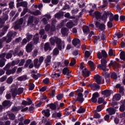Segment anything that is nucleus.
Here are the masks:
<instances>
[{"mask_svg":"<svg viewBox=\"0 0 125 125\" xmlns=\"http://www.w3.org/2000/svg\"><path fill=\"white\" fill-rule=\"evenodd\" d=\"M50 42L52 45H55V43L57 44L58 48H55L54 49L52 52V55L54 56H57L59 54V50H61L62 49V46L64 48L65 46V44L64 42H62V40L57 37H52L50 39Z\"/></svg>","mask_w":125,"mask_h":125,"instance_id":"obj_1","label":"nucleus"},{"mask_svg":"<svg viewBox=\"0 0 125 125\" xmlns=\"http://www.w3.org/2000/svg\"><path fill=\"white\" fill-rule=\"evenodd\" d=\"M101 64L98 65V68L100 69V70H102L104 72H106V71H108L107 69L106 65H107V61L105 59H102L101 60Z\"/></svg>","mask_w":125,"mask_h":125,"instance_id":"obj_2","label":"nucleus"},{"mask_svg":"<svg viewBox=\"0 0 125 125\" xmlns=\"http://www.w3.org/2000/svg\"><path fill=\"white\" fill-rule=\"evenodd\" d=\"M16 35H17V33L16 32H12L11 31L9 32L7 34V37H4V38H6V40L4 41V42H6L7 43H9L12 40V37H15Z\"/></svg>","mask_w":125,"mask_h":125,"instance_id":"obj_3","label":"nucleus"},{"mask_svg":"<svg viewBox=\"0 0 125 125\" xmlns=\"http://www.w3.org/2000/svg\"><path fill=\"white\" fill-rule=\"evenodd\" d=\"M93 12H94V10H91L89 12L90 16L95 17L96 19H100V18H101V13L100 12L96 11L94 12V13H92Z\"/></svg>","mask_w":125,"mask_h":125,"instance_id":"obj_4","label":"nucleus"},{"mask_svg":"<svg viewBox=\"0 0 125 125\" xmlns=\"http://www.w3.org/2000/svg\"><path fill=\"white\" fill-rule=\"evenodd\" d=\"M97 57L99 59H102V58H107L108 54L105 50H102L101 52H98L97 53Z\"/></svg>","mask_w":125,"mask_h":125,"instance_id":"obj_5","label":"nucleus"},{"mask_svg":"<svg viewBox=\"0 0 125 125\" xmlns=\"http://www.w3.org/2000/svg\"><path fill=\"white\" fill-rule=\"evenodd\" d=\"M8 19V15H3L2 18H0V28L3 27L4 23H5V21Z\"/></svg>","mask_w":125,"mask_h":125,"instance_id":"obj_6","label":"nucleus"},{"mask_svg":"<svg viewBox=\"0 0 125 125\" xmlns=\"http://www.w3.org/2000/svg\"><path fill=\"white\" fill-rule=\"evenodd\" d=\"M72 43L74 46L77 48H80L81 46V40L78 38H75L72 41Z\"/></svg>","mask_w":125,"mask_h":125,"instance_id":"obj_7","label":"nucleus"},{"mask_svg":"<svg viewBox=\"0 0 125 125\" xmlns=\"http://www.w3.org/2000/svg\"><path fill=\"white\" fill-rule=\"evenodd\" d=\"M83 93L81 92H79L77 94V97L76 98V101H79L80 103H82V102H83Z\"/></svg>","mask_w":125,"mask_h":125,"instance_id":"obj_8","label":"nucleus"},{"mask_svg":"<svg viewBox=\"0 0 125 125\" xmlns=\"http://www.w3.org/2000/svg\"><path fill=\"white\" fill-rule=\"evenodd\" d=\"M100 95H99V93L98 92H96L93 94L92 95V98L91 99V101L93 102V103H95L97 102V98L99 97Z\"/></svg>","mask_w":125,"mask_h":125,"instance_id":"obj_9","label":"nucleus"},{"mask_svg":"<svg viewBox=\"0 0 125 125\" xmlns=\"http://www.w3.org/2000/svg\"><path fill=\"white\" fill-rule=\"evenodd\" d=\"M28 66H29V68L30 69H32V68L34 67V64H33L32 60L28 59L26 61V63L24 65V67H28Z\"/></svg>","mask_w":125,"mask_h":125,"instance_id":"obj_10","label":"nucleus"},{"mask_svg":"<svg viewBox=\"0 0 125 125\" xmlns=\"http://www.w3.org/2000/svg\"><path fill=\"white\" fill-rule=\"evenodd\" d=\"M82 75L84 78H87L90 75V71L87 70L86 68H84L82 70Z\"/></svg>","mask_w":125,"mask_h":125,"instance_id":"obj_11","label":"nucleus"},{"mask_svg":"<svg viewBox=\"0 0 125 125\" xmlns=\"http://www.w3.org/2000/svg\"><path fill=\"white\" fill-rule=\"evenodd\" d=\"M88 86H90V87H91V89H92V90H98V89H99V88H100V86H99V85H97L95 83H91L89 84L88 85Z\"/></svg>","mask_w":125,"mask_h":125,"instance_id":"obj_12","label":"nucleus"},{"mask_svg":"<svg viewBox=\"0 0 125 125\" xmlns=\"http://www.w3.org/2000/svg\"><path fill=\"white\" fill-rule=\"evenodd\" d=\"M16 70H17V67L15 66L12 69L7 70V71L6 72V75H8V76H9V75H11V74H14V73H15V72H16Z\"/></svg>","mask_w":125,"mask_h":125,"instance_id":"obj_13","label":"nucleus"},{"mask_svg":"<svg viewBox=\"0 0 125 125\" xmlns=\"http://www.w3.org/2000/svg\"><path fill=\"white\" fill-rule=\"evenodd\" d=\"M13 54L14 56H16L17 55H18V56H22L23 52L19 50L18 48H16L13 52Z\"/></svg>","mask_w":125,"mask_h":125,"instance_id":"obj_14","label":"nucleus"},{"mask_svg":"<svg viewBox=\"0 0 125 125\" xmlns=\"http://www.w3.org/2000/svg\"><path fill=\"white\" fill-rule=\"evenodd\" d=\"M94 79L98 84H100L101 83V81H102V77H101V76L99 75H95Z\"/></svg>","mask_w":125,"mask_h":125,"instance_id":"obj_15","label":"nucleus"},{"mask_svg":"<svg viewBox=\"0 0 125 125\" xmlns=\"http://www.w3.org/2000/svg\"><path fill=\"white\" fill-rule=\"evenodd\" d=\"M42 65V63L40 62L39 61V59H35L34 61V65L35 68H40V66Z\"/></svg>","mask_w":125,"mask_h":125,"instance_id":"obj_16","label":"nucleus"},{"mask_svg":"<svg viewBox=\"0 0 125 125\" xmlns=\"http://www.w3.org/2000/svg\"><path fill=\"white\" fill-rule=\"evenodd\" d=\"M51 61V56H47L46 59L44 61L46 67H47V66H49V65H50Z\"/></svg>","mask_w":125,"mask_h":125,"instance_id":"obj_17","label":"nucleus"},{"mask_svg":"<svg viewBox=\"0 0 125 125\" xmlns=\"http://www.w3.org/2000/svg\"><path fill=\"white\" fill-rule=\"evenodd\" d=\"M33 44L29 43L25 47L26 51L27 52H31L33 50Z\"/></svg>","mask_w":125,"mask_h":125,"instance_id":"obj_18","label":"nucleus"},{"mask_svg":"<svg viewBox=\"0 0 125 125\" xmlns=\"http://www.w3.org/2000/svg\"><path fill=\"white\" fill-rule=\"evenodd\" d=\"M111 90H105L102 92V94L103 95H104L105 97H108V96H110L111 95Z\"/></svg>","mask_w":125,"mask_h":125,"instance_id":"obj_19","label":"nucleus"},{"mask_svg":"<svg viewBox=\"0 0 125 125\" xmlns=\"http://www.w3.org/2000/svg\"><path fill=\"white\" fill-rule=\"evenodd\" d=\"M106 112H107L110 116H112V115H114V114H116V110L114 109L113 108L109 107L107 109H106Z\"/></svg>","mask_w":125,"mask_h":125,"instance_id":"obj_20","label":"nucleus"},{"mask_svg":"<svg viewBox=\"0 0 125 125\" xmlns=\"http://www.w3.org/2000/svg\"><path fill=\"white\" fill-rule=\"evenodd\" d=\"M42 115H44L45 117H47V118H48V117L50 116V112L49 109H47L46 110H42Z\"/></svg>","mask_w":125,"mask_h":125,"instance_id":"obj_21","label":"nucleus"},{"mask_svg":"<svg viewBox=\"0 0 125 125\" xmlns=\"http://www.w3.org/2000/svg\"><path fill=\"white\" fill-rule=\"evenodd\" d=\"M68 31L69 30L67 28L63 27L62 28L61 32L62 35H63V36H67V35H68Z\"/></svg>","mask_w":125,"mask_h":125,"instance_id":"obj_22","label":"nucleus"},{"mask_svg":"<svg viewBox=\"0 0 125 125\" xmlns=\"http://www.w3.org/2000/svg\"><path fill=\"white\" fill-rule=\"evenodd\" d=\"M8 28H9V26L7 25L4 26L2 29V32L0 34V37H2L6 33V31H7V29H8Z\"/></svg>","mask_w":125,"mask_h":125,"instance_id":"obj_23","label":"nucleus"},{"mask_svg":"<svg viewBox=\"0 0 125 125\" xmlns=\"http://www.w3.org/2000/svg\"><path fill=\"white\" fill-rule=\"evenodd\" d=\"M27 99H28V100H29V102H27L26 101H23L22 102L21 104L22 105H24V106H27V105H31V104H32V100H31V99H30V98H28Z\"/></svg>","mask_w":125,"mask_h":125,"instance_id":"obj_24","label":"nucleus"},{"mask_svg":"<svg viewBox=\"0 0 125 125\" xmlns=\"http://www.w3.org/2000/svg\"><path fill=\"white\" fill-rule=\"evenodd\" d=\"M122 96H121V95L120 94H116L113 97V99L114 101H119V100H121V98Z\"/></svg>","mask_w":125,"mask_h":125,"instance_id":"obj_25","label":"nucleus"},{"mask_svg":"<svg viewBox=\"0 0 125 125\" xmlns=\"http://www.w3.org/2000/svg\"><path fill=\"white\" fill-rule=\"evenodd\" d=\"M18 94V93L17 92V88L15 87V88H12V95L13 97L15 98L16 97V95Z\"/></svg>","mask_w":125,"mask_h":125,"instance_id":"obj_26","label":"nucleus"},{"mask_svg":"<svg viewBox=\"0 0 125 125\" xmlns=\"http://www.w3.org/2000/svg\"><path fill=\"white\" fill-rule=\"evenodd\" d=\"M66 26L67 28H68V29H72V27L73 26H75V24H74L73 21H70L67 22Z\"/></svg>","mask_w":125,"mask_h":125,"instance_id":"obj_27","label":"nucleus"},{"mask_svg":"<svg viewBox=\"0 0 125 125\" xmlns=\"http://www.w3.org/2000/svg\"><path fill=\"white\" fill-rule=\"evenodd\" d=\"M109 15V11L105 12L103 16L102 17V20H104V21H106L107 20V17Z\"/></svg>","mask_w":125,"mask_h":125,"instance_id":"obj_28","label":"nucleus"},{"mask_svg":"<svg viewBox=\"0 0 125 125\" xmlns=\"http://www.w3.org/2000/svg\"><path fill=\"white\" fill-rule=\"evenodd\" d=\"M88 64L90 66L91 70L93 71V70H94V63L92 61H89L88 62Z\"/></svg>","mask_w":125,"mask_h":125,"instance_id":"obj_29","label":"nucleus"},{"mask_svg":"<svg viewBox=\"0 0 125 125\" xmlns=\"http://www.w3.org/2000/svg\"><path fill=\"white\" fill-rule=\"evenodd\" d=\"M5 62H6V60L5 59H3L0 60V67L2 68L3 66L5 65Z\"/></svg>","mask_w":125,"mask_h":125,"instance_id":"obj_30","label":"nucleus"},{"mask_svg":"<svg viewBox=\"0 0 125 125\" xmlns=\"http://www.w3.org/2000/svg\"><path fill=\"white\" fill-rule=\"evenodd\" d=\"M53 118H61L62 117V114L60 112H56L52 115Z\"/></svg>","mask_w":125,"mask_h":125,"instance_id":"obj_31","label":"nucleus"},{"mask_svg":"<svg viewBox=\"0 0 125 125\" xmlns=\"http://www.w3.org/2000/svg\"><path fill=\"white\" fill-rule=\"evenodd\" d=\"M44 49L45 51H47L48 50H50V46L49 45V43L46 42L45 43Z\"/></svg>","mask_w":125,"mask_h":125,"instance_id":"obj_32","label":"nucleus"},{"mask_svg":"<svg viewBox=\"0 0 125 125\" xmlns=\"http://www.w3.org/2000/svg\"><path fill=\"white\" fill-rule=\"evenodd\" d=\"M3 106L4 107H6L8 106V107H9V106L11 105V103L9 101H5L3 103Z\"/></svg>","mask_w":125,"mask_h":125,"instance_id":"obj_33","label":"nucleus"},{"mask_svg":"<svg viewBox=\"0 0 125 125\" xmlns=\"http://www.w3.org/2000/svg\"><path fill=\"white\" fill-rule=\"evenodd\" d=\"M108 16H109V21L113 22L114 20V15L111 12L108 11Z\"/></svg>","mask_w":125,"mask_h":125,"instance_id":"obj_34","label":"nucleus"},{"mask_svg":"<svg viewBox=\"0 0 125 125\" xmlns=\"http://www.w3.org/2000/svg\"><path fill=\"white\" fill-rule=\"evenodd\" d=\"M18 81L22 82V81H26L27 80V75H23L18 78Z\"/></svg>","mask_w":125,"mask_h":125,"instance_id":"obj_35","label":"nucleus"},{"mask_svg":"<svg viewBox=\"0 0 125 125\" xmlns=\"http://www.w3.org/2000/svg\"><path fill=\"white\" fill-rule=\"evenodd\" d=\"M38 35L39 34H36V36H35L34 38H33L34 42L36 44H37V43H38V42H39V37H38Z\"/></svg>","mask_w":125,"mask_h":125,"instance_id":"obj_36","label":"nucleus"},{"mask_svg":"<svg viewBox=\"0 0 125 125\" xmlns=\"http://www.w3.org/2000/svg\"><path fill=\"white\" fill-rule=\"evenodd\" d=\"M30 13L31 14H33V15H35V16H37L38 15H41V14H42L41 11L38 10H36L35 12H30Z\"/></svg>","mask_w":125,"mask_h":125,"instance_id":"obj_37","label":"nucleus"},{"mask_svg":"<svg viewBox=\"0 0 125 125\" xmlns=\"http://www.w3.org/2000/svg\"><path fill=\"white\" fill-rule=\"evenodd\" d=\"M116 36H117L118 39H121L124 36V34L121 32H117L113 36L114 38H116Z\"/></svg>","mask_w":125,"mask_h":125,"instance_id":"obj_38","label":"nucleus"},{"mask_svg":"<svg viewBox=\"0 0 125 125\" xmlns=\"http://www.w3.org/2000/svg\"><path fill=\"white\" fill-rule=\"evenodd\" d=\"M64 17L66 18H68V19H75V17L70 16V13H66L64 15Z\"/></svg>","mask_w":125,"mask_h":125,"instance_id":"obj_39","label":"nucleus"},{"mask_svg":"<svg viewBox=\"0 0 125 125\" xmlns=\"http://www.w3.org/2000/svg\"><path fill=\"white\" fill-rule=\"evenodd\" d=\"M13 51L11 50L10 53H8L6 56V59H10L11 57H12V53H13Z\"/></svg>","mask_w":125,"mask_h":125,"instance_id":"obj_40","label":"nucleus"},{"mask_svg":"<svg viewBox=\"0 0 125 125\" xmlns=\"http://www.w3.org/2000/svg\"><path fill=\"white\" fill-rule=\"evenodd\" d=\"M8 116L10 120H12V121H13V120H15V115L13 113L9 114H8Z\"/></svg>","mask_w":125,"mask_h":125,"instance_id":"obj_41","label":"nucleus"},{"mask_svg":"<svg viewBox=\"0 0 125 125\" xmlns=\"http://www.w3.org/2000/svg\"><path fill=\"white\" fill-rule=\"evenodd\" d=\"M62 74L63 75H66V74L67 75H69V69L67 67L63 68L62 70Z\"/></svg>","mask_w":125,"mask_h":125,"instance_id":"obj_42","label":"nucleus"},{"mask_svg":"<svg viewBox=\"0 0 125 125\" xmlns=\"http://www.w3.org/2000/svg\"><path fill=\"white\" fill-rule=\"evenodd\" d=\"M51 78H52L53 79H56L57 78H59V77H60V74H59V73H55L53 74H52L51 75Z\"/></svg>","mask_w":125,"mask_h":125,"instance_id":"obj_43","label":"nucleus"},{"mask_svg":"<svg viewBox=\"0 0 125 125\" xmlns=\"http://www.w3.org/2000/svg\"><path fill=\"white\" fill-rule=\"evenodd\" d=\"M94 113H95V114L94 115V118L95 119H99L101 118V115H100V114H99V113H96V110H94Z\"/></svg>","mask_w":125,"mask_h":125,"instance_id":"obj_44","label":"nucleus"},{"mask_svg":"<svg viewBox=\"0 0 125 125\" xmlns=\"http://www.w3.org/2000/svg\"><path fill=\"white\" fill-rule=\"evenodd\" d=\"M27 12H28V8L27 7H25L24 8L23 11L21 12V16H24L26 13H27Z\"/></svg>","mask_w":125,"mask_h":125,"instance_id":"obj_45","label":"nucleus"},{"mask_svg":"<svg viewBox=\"0 0 125 125\" xmlns=\"http://www.w3.org/2000/svg\"><path fill=\"white\" fill-rule=\"evenodd\" d=\"M49 108L51 109V110H55L56 109V104H49Z\"/></svg>","mask_w":125,"mask_h":125,"instance_id":"obj_46","label":"nucleus"},{"mask_svg":"<svg viewBox=\"0 0 125 125\" xmlns=\"http://www.w3.org/2000/svg\"><path fill=\"white\" fill-rule=\"evenodd\" d=\"M63 16V13L59 12L55 15V18H60Z\"/></svg>","mask_w":125,"mask_h":125,"instance_id":"obj_47","label":"nucleus"},{"mask_svg":"<svg viewBox=\"0 0 125 125\" xmlns=\"http://www.w3.org/2000/svg\"><path fill=\"white\" fill-rule=\"evenodd\" d=\"M4 41H6L5 37H3L1 39H0V49L2 48V42Z\"/></svg>","mask_w":125,"mask_h":125,"instance_id":"obj_48","label":"nucleus"},{"mask_svg":"<svg viewBox=\"0 0 125 125\" xmlns=\"http://www.w3.org/2000/svg\"><path fill=\"white\" fill-rule=\"evenodd\" d=\"M21 107H20V106H14L12 109V110L14 112H18V111H19V110H20V109H21Z\"/></svg>","mask_w":125,"mask_h":125,"instance_id":"obj_49","label":"nucleus"},{"mask_svg":"<svg viewBox=\"0 0 125 125\" xmlns=\"http://www.w3.org/2000/svg\"><path fill=\"white\" fill-rule=\"evenodd\" d=\"M13 82V79L12 78V77H9L6 81L7 83H9V84L12 83Z\"/></svg>","mask_w":125,"mask_h":125,"instance_id":"obj_50","label":"nucleus"},{"mask_svg":"<svg viewBox=\"0 0 125 125\" xmlns=\"http://www.w3.org/2000/svg\"><path fill=\"white\" fill-rule=\"evenodd\" d=\"M23 91H24V89H23V88H19L18 91H17V92H18V95H20V94H22V93H23Z\"/></svg>","mask_w":125,"mask_h":125,"instance_id":"obj_51","label":"nucleus"},{"mask_svg":"<svg viewBox=\"0 0 125 125\" xmlns=\"http://www.w3.org/2000/svg\"><path fill=\"white\" fill-rule=\"evenodd\" d=\"M63 97H64V95L63 94H59L57 96V99L58 100H61Z\"/></svg>","mask_w":125,"mask_h":125,"instance_id":"obj_52","label":"nucleus"},{"mask_svg":"<svg viewBox=\"0 0 125 125\" xmlns=\"http://www.w3.org/2000/svg\"><path fill=\"white\" fill-rule=\"evenodd\" d=\"M76 64V60L74 58L71 59V61L69 64V66H74Z\"/></svg>","mask_w":125,"mask_h":125,"instance_id":"obj_53","label":"nucleus"},{"mask_svg":"<svg viewBox=\"0 0 125 125\" xmlns=\"http://www.w3.org/2000/svg\"><path fill=\"white\" fill-rule=\"evenodd\" d=\"M119 110L120 112H125V104H122L120 106L119 108Z\"/></svg>","mask_w":125,"mask_h":125,"instance_id":"obj_54","label":"nucleus"},{"mask_svg":"<svg viewBox=\"0 0 125 125\" xmlns=\"http://www.w3.org/2000/svg\"><path fill=\"white\" fill-rule=\"evenodd\" d=\"M83 32L84 33H87L89 32V28L88 26H84L83 27Z\"/></svg>","mask_w":125,"mask_h":125,"instance_id":"obj_55","label":"nucleus"},{"mask_svg":"<svg viewBox=\"0 0 125 125\" xmlns=\"http://www.w3.org/2000/svg\"><path fill=\"white\" fill-rule=\"evenodd\" d=\"M114 52H115L114 50H113L112 49H110L109 50V51H108V55L109 56H113L114 55Z\"/></svg>","mask_w":125,"mask_h":125,"instance_id":"obj_56","label":"nucleus"},{"mask_svg":"<svg viewBox=\"0 0 125 125\" xmlns=\"http://www.w3.org/2000/svg\"><path fill=\"white\" fill-rule=\"evenodd\" d=\"M111 79H113V80H116L118 78V76H117V74H116L115 73H112L111 74Z\"/></svg>","mask_w":125,"mask_h":125,"instance_id":"obj_57","label":"nucleus"},{"mask_svg":"<svg viewBox=\"0 0 125 125\" xmlns=\"http://www.w3.org/2000/svg\"><path fill=\"white\" fill-rule=\"evenodd\" d=\"M85 112V109L84 108H80L77 112L79 113V114H83V113H84Z\"/></svg>","mask_w":125,"mask_h":125,"instance_id":"obj_58","label":"nucleus"},{"mask_svg":"<svg viewBox=\"0 0 125 125\" xmlns=\"http://www.w3.org/2000/svg\"><path fill=\"white\" fill-rule=\"evenodd\" d=\"M35 88V85L32 83H30L29 85V90H33Z\"/></svg>","mask_w":125,"mask_h":125,"instance_id":"obj_59","label":"nucleus"},{"mask_svg":"<svg viewBox=\"0 0 125 125\" xmlns=\"http://www.w3.org/2000/svg\"><path fill=\"white\" fill-rule=\"evenodd\" d=\"M21 3L23 7H27L28 6V2L27 1L21 2Z\"/></svg>","mask_w":125,"mask_h":125,"instance_id":"obj_60","label":"nucleus"},{"mask_svg":"<svg viewBox=\"0 0 125 125\" xmlns=\"http://www.w3.org/2000/svg\"><path fill=\"white\" fill-rule=\"evenodd\" d=\"M119 92H120V93L122 94V95H124V94L125 93V89H124V87L121 86V87H120Z\"/></svg>","mask_w":125,"mask_h":125,"instance_id":"obj_61","label":"nucleus"},{"mask_svg":"<svg viewBox=\"0 0 125 125\" xmlns=\"http://www.w3.org/2000/svg\"><path fill=\"white\" fill-rule=\"evenodd\" d=\"M100 38L98 36H95L93 37V41H94V42L95 43H96V42H97L98 40H99Z\"/></svg>","mask_w":125,"mask_h":125,"instance_id":"obj_62","label":"nucleus"},{"mask_svg":"<svg viewBox=\"0 0 125 125\" xmlns=\"http://www.w3.org/2000/svg\"><path fill=\"white\" fill-rule=\"evenodd\" d=\"M69 63H70V62H69V61L68 60H65L64 61V65H62V67H64V66H68V65H69Z\"/></svg>","mask_w":125,"mask_h":125,"instance_id":"obj_63","label":"nucleus"},{"mask_svg":"<svg viewBox=\"0 0 125 125\" xmlns=\"http://www.w3.org/2000/svg\"><path fill=\"white\" fill-rule=\"evenodd\" d=\"M42 82L44 84H48L49 83V78H46Z\"/></svg>","mask_w":125,"mask_h":125,"instance_id":"obj_64","label":"nucleus"}]
</instances>
